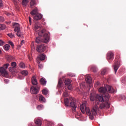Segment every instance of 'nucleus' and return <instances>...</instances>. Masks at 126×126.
Instances as JSON below:
<instances>
[{"label": "nucleus", "instance_id": "f257e3e1", "mask_svg": "<svg viewBox=\"0 0 126 126\" xmlns=\"http://www.w3.org/2000/svg\"><path fill=\"white\" fill-rule=\"evenodd\" d=\"M90 99L92 101L95 100V106L94 107H96L97 105L101 106L102 105L105 106L108 105L109 108L110 107V103L108 102L110 99V95L108 94H103L102 95H94L91 94H90Z\"/></svg>", "mask_w": 126, "mask_h": 126}, {"label": "nucleus", "instance_id": "f03ea898", "mask_svg": "<svg viewBox=\"0 0 126 126\" xmlns=\"http://www.w3.org/2000/svg\"><path fill=\"white\" fill-rule=\"evenodd\" d=\"M50 34V33H47L45 32V30H43L41 31H40L38 32V35H39V36H38L35 39V42L37 44H39L41 42L47 43L49 42V35ZM41 36V37H40Z\"/></svg>", "mask_w": 126, "mask_h": 126}, {"label": "nucleus", "instance_id": "7ed1b4c3", "mask_svg": "<svg viewBox=\"0 0 126 126\" xmlns=\"http://www.w3.org/2000/svg\"><path fill=\"white\" fill-rule=\"evenodd\" d=\"M64 104L65 106L68 107L70 106L72 108L73 111H76V108L77 107L75 100L72 97H69V98H64Z\"/></svg>", "mask_w": 126, "mask_h": 126}, {"label": "nucleus", "instance_id": "20e7f679", "mask_svg": "<svg viewBox=\"0 0 126 126\" xmlns=\"http://www.w3.org/2000/svg\"><path fill=\"white\" fill-rule=\"evenodd\" d=\"M109 108V105L107 104L106 106L102 104L101 105H97L96 107H94L93 109L92 110V114H88L89 116L90 120L94 119V116H96L97 114L96 111H98L99 109H102L104 108Z\"/></svg>", "mask_w": 126, "mask_h": 126}, {"label": "nucleus", "instance_id": "39448f33", "mask_svg": "<svg viewBox=\"0 0 126 126\" xmlns=\"http://www.w3.org/2000/svg\"><path fill=\"white\" fill-rule=\"evenodd\" d=\"M98 91L99 93H103V94H108V93L113 94L115 93V90L110 86H105V88L101 87L99 89Z\"/></svg>", "mask_w": 126, "mask_h": 126}, {"label": "nucleus", "instance_id": "423d86ee", "mask_svg": "<svg viewBox=\"0 0 126 126\" xmlns=\"http://www.w3.org/2000/svg\"><path fill=\"white\" fill-rule=\"evenodd\" d=\"M80 111H81L82 114H85V112L87 115H90L92 114V111L91 112L89 108L86 107L85 103H83L82 105H80Z\"/></svg>", "mask_w": 126, "mask_h": 126}, {"label": "nucleus", "instance_id": "0eeeda50", "mask_svg": "<svg viewBox=\"0 0 126 126\" xmlns=\"http://www.w3.org/2000/svg\"><path fill=\"white\" fill-rule=\"evenodd\" d=\"M120 57L117 56L115 60V64L113 65V69L115 70V72L116 73L119 67H120Z\"/></svg>", "mask_w": 126, "mask_h": 126}, {"label": "nucleus", "instance_id": "6e6552de", "mask_svg": "<svg viewBox=\"0 0 126 126\" xmlns=\"http://www.w3.org/2000/svg\"><path fill=\"white\" fill-rule=\"evenodd\" d=\"M46 49V47H45L43 44L39 45L37 46V51L39 53L44 52Z\"/></svg>", "mask_w": 126, "mask_h": 126}, {"label": "nucleus", "instance_id": "1a4fd4ad", "mask_svg": "<svg viewBox=\"0 0 126 126\" xmlns=\"http://www.w3.org/2000/svg\"><path fill=\"white\" fill-rule=\"evenodd\" d=\"M6 69H5L3 67H0V73L2 76H7L8 73L7 72V71H6Z\"/></svg>", "mask_w": 126, "mask_h": 126}, {"label": "nucleus", "instance_id": "9d476101", "mask_svg": "<svg viewBox=\"0 0 126 126\" xmlns=\"http://www.w3.org/2000/svg\"><path fill=\"white\" fill-rule=\"evenodd\" d=\"M114 58V54L112 52H109L107 54V59L108 60H113Z\"/></svg>", "mask_w": 126, "mask_h": 126}, {"label": "nucleus", "instance_id": "9b49d317", "mask_svg": "<svg viewBox=\"0 0 126 126\" xmlns=\"http://www.w3.org/2000/svg\"><path fill=\"white\" fill-rule=\"evenodd\" d=\"M30 92L32 94H36L38 93V90L35 87H32L30 89Z\"/></svg>", "mask_w": 126, "mask_h": 126}, {"label": "nucleus", "instance_id": "f8f14e48", "mask_svg": "<svg viewBox=\"0 0 126 126\" xmlns=\"http://www.w3.org/2000/svg\"><path fill=\"white\" fill-rule=\"evenodd\" d=\"M13 26H14V31L15 32H17V31H20L19 24H18L17 23H13Z\"/></svg>", "mask_w": 126, "mask_h": 126}, {"label": "nucleus", "instance_id": "ddd939ff", "mask_svg": "<svg viewBox=\"0 0 126 126\" xmlns=\"http://www.w3.org/2000/svg\"><path fill=\"white\" fill-rule=\"evenodd\" d=\"M34 122H35L36 126H41V125L42 124V122L40 119H35L34 120Z\"/></svg>", "mask_w": 126, "mask_h": 126}, {"label": "nucleus", "instance_id": "4468645a", "mask_svg": "<svg viewBox=\"0 0 126 126\" xmlns=\"http://www.w3.org/2000/svg\"><path fill=\"white\" fill-rule=\"evenodd\" d=\"M42 15L41 14H36L35 17H33V19L35 21L40 20L41 19H42Z\"/></svg>", "mask_w": 126, "mask_h": 126}, {"label": "nucleus", "instance_id": "2eb2a0df", "mask_svg": "<svg viewBox=\"0 0 126 126\" xmlns=\"http://www.w3.org/2000/svg\"><path fill=\"white\" fill-rule=\"evenodd\" d=\"M30 14H31L32 15H35L39 14H38V9L37 8H34L31 12Z\"/></svg>", "mask_w": 126, "mask_h": 126}, {"label": "nucleus", "instance_id": "dca6fc26", "mask_svg": "<svg viewBox=\"0 0 126 126\" xmlns=\"http://www.w3.org/2000/svg\"><path fill=\"white\" fill-rule=\"evenodd\" d=\"M37 59L39 61H44L45 59V55H43V54H40L39 55H38Z\"/></svg>", "mask_w": 126, "mask_h": 126}, {"label": "nucleus", "instance_id": "f3484780", "mask_svg": "<svg viewBox=\"0 0 126 126\" xmlns=\"http://www.w3.org/2000/svg\"><path fill=\"white\" fill-rule=\"evenodd\" d=\"M32 83L33 85H37V82L36 80V77L35 76H33L32 78Z\"/></svg>", "mask_w": 126, "mask_h": 126}, {"label": "nucleus", "instance_id": "a211bd4d", "mask_svg": "<svg viewBox=\"0 0 126 126\" xmlns=\"http://www.w3.org/2000/svg\"><path fill=\"white\" fill-rule=\"evenodd\" d=\"M86 82L87 84H91L92 83V78L90 75H87L86 77Z\"/></svg>", "mask_w": 126, "mask_h": 126}, {"label": "nucleus", "instance_id": "6ab92c4d", "mask_svg": "<svg viewBox=\"0 0 126 126\" xmlns=\"http://www.w3.org/2000/svg\"><path fill=\"white\" fill-rule=\"evenodd\" d=\"M36 5V2H35V0H31L30 2V7L32 8L33 6Z\"/></svg>", "mask_w": 126, "mask_h": 126}, {"label": "nucleus", "instance_id": "aec40b11", "mask_svg": "<svg viewBox=\"0 0 126 126\" xmlns=\"http://www.w3.org/2000/svg\"><path fill=\"white\" fill-rule=\"evenodd\" d=\"M16 67H10L8 68V70L11 73H13V72H15Z\"/></svg>", "mask_w": 126, "mask_h": 126}, {"label": "nucleus", "instance_id": "412c9836", "mask_svg": "<svg viewBox=\"0 0 126 126\" xmlns=\"http://www.w3.org/2000/svg\"><path fill=\"white\" fill-rule=\"evenodd\" d=\"M39 100L40 102H41V103L45 102V99L44 97L43 96V95L39 96Z\"/></svg>", "mask_w": 126, "mask_h": 126}, {"label": "nucleus", "instance_id": "4be33fe9", "mask_svg": "<svg viewBox=\"0 0 126 126\" xmlns=\"http://www.w3.org/2000/svg\"><path fill=\"white\" fill-rule=\"evenodd\" d=\"M40 83L42 85H43V86L46 85V81L44 78H41V80H40Z\"/></svg>", "mask_w": 126, "mask_h": 126}, {"label": "nucleus", "instance_id": "5701e85b", "mask_svg": "<svg viewBox=\"0 0 126 126\" xmlns=\"http://www.w3.org/2000/svg\"><path fill=\"white\" fill-rule=\"evenodd\" d=\"M34 29L35 31H37L38 30L40 29V25L38 24H35V27H34Z\"/></svg>", "mask_w": 126, "mask_h": 126}, {"label": "nucleus", "instance_id": "b1692460", "mask_svg": "<svg viewBox=\"0 0 126 126\" xmlns=\"http://www.w3.org/2000/svg\"><path fill=\"white\" fill-rule=\"evenodd\" d=\"M71 83V80L70 79H67L66 80H65L64 83L65 85H68Z\"/></svg>", "mask_w": 126, "mask_h": 126}, {"label": "nucleus", "instance_id": "393cba45", "mask_svg": "<svg viewBox=\"0 0 126 126\" xmlns=\"http://www.w3.org/2000/svg\"><path fill=\"white\" fill-rule=\"evenodd\" d=\"M6 27L5 25L3 24H0V31H3L5 29H6Z\"/></svg>", "mask_w": 126, "mask_h": 126}, {"label": "nucleus", "instance_id": "a878e982", "mask_svg": "<svg viewBox=\"0 0 126 126\" xmlns=\"http://www.w3.org/2000/svg\"><path fill=\"white\" fill-rule=\"evenodd\" d=\"M10 47V45L7 44L4 46V49L6 51H8L9 50Z\"/></svg>", "mask_w": 126, "mask_h": 126}, {"label": "nucleus", "instance_id": "bb28decb", "mask_svg": "<svg viewBox=\"0 0 126 126\" xmlns=\"http://www.w3.org/2000/svg\"><path fill=\"white\" fill-rule=\"evenodd\" d=\"M9 65V63L4 64V65H3L2 67H0V68H4V69H7Z\"/></svg>", "mask_w": 126, "mask_h": 126}, {"label": "nucleus", "instance_id": "cd10ccee", "mask_svg": "<svg viewBox=\"0 0 126 126\" xmlns=\"http://www.w3.org/2000/svg\"><path fill=\"white\" fill-rule=\"evenodd\" d=\"M42 93L44 95H47L48 94V91L46 89H44L43 91H42Z\"/></svg>", "mask_w": 126, "mask_h": 126}, {"label": "nucleus", "instance_id": "c85d7f7f", "mask_svg": "<svg viewBox=\"0 0 126 126\" xmlns=\"http://www.w3.org/2000/svg\"><path fill=\"white\" fill-rule=\"evenodd\" d=\"M21 74H22L23 75L26 76L28 75V72L26 70H23L22 72H21Z\"/></svg>", "mask_w": 126, "mask_h": 126}, {"label": "nucleus", "instance_id": "c756f323", "mask_svg": "<svg viewBox=\"0 0 126 126\" xmlns=\"http://www.w3.org/2000/svg\"><path fill=\"white\" fill-rule=\"evenodd\" d=\"M63 83V81L62 79H59V83H58V87L60 88L62 87V84Z\"/></svg>", "mask_w": 126, "mask_h": 126}, {"label": "nucleus", "instance_id": "7c9ffc66", "mask_svg": "<svg viewBox=\"0 0 126 126\" xmlns=\"http://www.w3.org/2000/svg\"><path fill=\"white\" fill-rule=\"evenodd\" d=\"M16 35L17 36L20 37H21V32H20V30H18L16 31Z\"/></svg>", "mask_w": 126, "mask_h": 126}, {"label": "nucleus", "instance_id": "2f4dec72", "mask_svg": "<svg viewBox=\"0 0 126 126\" xmlns=\"http://www.w3.org/2000/svg\"><path fill=\"white\" fill-rule=\"evenodd\" d=\"M19 65L20 68H25V64L23 63H20Z\"/></svg>", "mask_w": 126, "mask_h": 126}, {"label": "nucleus", "instance_id": "473e14b6", "mask_svg": "<svg viewBox=\"0 0 126 126\" xmlns=\"http://www.w3.org/2000/svg\"><path fill=\"white\" fill-rule=\"evenodd\" d=\"M37 63L38 64V66H39V68H40L41 69L42 68H43V65L41 64H39V63H40V62L38 60H37Z\"/></svg>", "mask_w": 126, "mask_h": 126}, {"label": "nucleus", "instance_id": "72a5a7b5", "mask_svg": "<svg viewBox=\"0 0 126 126\" xmlns=\"http://www.w3.org/2000/svg\"><path fill=\"white\" fill-rule=\"evenodd\" d=\"M28 3V0H23L22 4L26 6V4Z\"/></svg>", "mask_w": 126, "mask_h": 126}, {"label": "nucleus", "instance_id": "f704fd0d", "mask_svg": "<svg viewBox=\"0 0 126 126\" xmlns=\"http://www.w3.org/2000/svg\"><path fill=\"white\" fill-rule=\"evenodd\" d=\"M43 108V105H38L37 107V110H42V109Z\"/></svg>", "mask_w": 126, "mask_h": 126}, {"label": "nucleus", "instance_id": "c9c22d12", "mask_svg": "<svg viewBox=\"0 0 126 126\" xmlns=\"http://www.w3.org/2000/svg\"><path fill=\"white\" fill-rule=\"evenodd\" d=\"M91 71H93V72H96L97 71V68L96 67H92Z\"/></svg>", "mask_w": 126, "mask_h": 126}, {"label": "nucleus", "instance_id": "e433bc0d", "mask_svg": "<svg viewBox=\"0 0 126 126\" xmlns=\"http://www.w3.org/2000/svg\"><path fill=\"white\" fill-rule=\"evenodd\" d=\"M11 66L12 67H16V63L15 62L11 63Z\"/></svg>", "mask_w": 126, "mask_h": 126}, {"label": "nucleus", "instance_id": "4c0bfd02", "mask_svg": "<svg viewBox=\"0 0 126 126\" xmlns=\"http://www.w3.org/2000/svg\"><path fill=\"white\" fill-rule=\"evenodd\" d=\"M8 36L10 37V38H14V35L13 34H12V33H8Z\"/></svg>", "mask_w": 126, "mask_h": 126}, {"label": "nucleus", "instance_id": "58836bf2", "mask_svg": "<svg viewBox=\"0 0 126 126\" xmlns=\"http://www.w3.org/2000/svg\"><path fill=\"white\" fill-rule=\"evenodd\" d=\"M106 69H104L103 70H102V71H101V75H104L105 74H106Z\"/></svg>", "mask_w": 126, "mask_h": 126}, {"label": "nucleus", "instance_id": "ea45409f", "mask_svg": "<svg viewBox=\"0 0 126 126\" xmlns=\"http://www.w3.org/2000/svg\"><path fill=\"white\" fill-rule=\"evenodd\" d=\"M63 97H68V94L67 93L64 92L63 93Z\"/></svg>", "mask_w": 126, "mask_h": 126}, {"label": "nucleus", "instance_id": "a19ab883", "mask_svg": "<svg viewBox=\"0 0 126 126\" xmlns=\"http://www.w3.org/2000/svg\"><path fill=\"white\" fill-rule=\"evenodd\" d=\"M4 44V42L3 40H0V46H2Z\"/></svg>", "mask_w": 126, "mask_h": 126}, {"label": "nucleus", "instance_id": "79ce46f5", "mask_svg": "<svg viewBox=\"0 0 126 126\" xmlns=\"http://www.w3.org/2000/svg\"><path fill=\"white\" fill-rule=\"evenodd\" d=\"M68 90H70V91L72 89V86L71 85H69L68 86Z\"/></svg>", "mask_w": 126, "mask_h": 126}, {"label": "nucleus", "instance_id": "37998d69", "mask_svg": "<svg viewBox=\"0 0 126 126\" xmlns=\"http://www.w3.org/2000/svg\"><path fill=\"white\" fill-rule=\"evenodd\" d=\"M9 44H10L11 45V46L12 47H14V44L13 42H12V41H9L8 42Z\"/></svg>", "mask_w": 126, "mask_h": 126}, {"label": "nucleus", "instance_id": "c03bdc74", "mask_svg": "<svg viewBox=\"0 0 126 126\" xmlns=\"http://www.w3.org/2000/svg\"><path fill=\"white\" fill-rule=\"evenodd\" d=\"M68 76L70 77H74L75 76V75L74 74L70 73L68 74Z\"/></svg>", "mask_w": 126, "mask_h": 126}, {"label": "nucleus", "instance_id": "a18cd8bd", "mask_svg": "<svg viewBox=\"0 0 126 126\" xmlns=\"http://www.w3.org/2000/svg\"><path fill=\"white\" fill-rule=\"evenodd\" d=\"M4 21V18L2 17H0V22H3Z\"/></svg>", "mask_w": 126, "mask_h": 126}, {"label": "nucleus", "instance_id": "49530a36", "mask_svg": "<svg viewBox=\"0 0 126 126\" xmlns=\"http://www.w3.org/2000/svg\"><path fill=\"white\" fill-rule=\"evenodd\" d=\"M29 22H30V25H32V18L31 17H29Z\"/></svg>", "mask_w": 126, "mask_h": 126}, {"label": "nucleus", "instance_id": "de8ad7c7", "mask_svg": "<svg viewBox=\"0 0 126 126\" xmlns=\"http://www.w3.org/2000/svg\"><path fill=\"white\" fill-rule=\"evenodd\" d=\"M3 5L2 0H0V7H2Z\"/></svg>", "mask_w": 126, "mask_h": 126}, {"label": "nucleus", "instance_id": "09e8293b", "mask_svg": "<svg viewBox=\"0 0 126 126\" xmlns=\"http://www.w3.org/2000/svg\"><path fill=\"white\" fill-rule=\"evenodd\" d=\"M47 126H52V123H47Z\"/></svg>", "mask_w": 126, "mask_h": 126}, {"label": "nucleus", "instance_id": "8fccbe9b", "mask_svg": "<svg viewBox=\"0 0 126 126\" xmlns=\"http://www.w3.org/2000/svg\"><path fill=\"white\" fill-rule=\"evenodd\" d=\"M12 59H13L12 57H9L8 58V60H10V61H12Z\"/></svg>", "mask_w": 126, "mask_h": 126}, {"label": "nucleus", "instance_id": "3c124183", "mask_svg": "<svg viewBox=\"0 0 126 126\" xmlns=\"http://www.w3.org/2000/svg\"><path fill=\"white\" fill-rule=\"evenodd\" d=\"M24 43V40H22V41H21L20 46H21L22 45V44H23Z\"/></svg>", "mask_w": 126, "mask_h": 126}, {"label": "nucleus", "instance_id": "603ef678", "mask_svg": "<svg viewBox=\"0 0 126 126\" xmlns=\"http://www.w3.org/2000/svg\"><path fill=\"white\" fill-rule=\"evenodd\" d=\"M4 82H5V83L7 84L8 82V80H4Z\"/></svg>", "mask_w": 126, "mask_h": 126}, {"label": "nucleus", "instance_id": "864d4df0", "mask_svg": "<svg viewBox=\"0 0 126 126\" xmlns=\"http://www.w3.org/2000/svg\"><path fill=\"white\" fill-rule=\"evenodd\" d=\"M6 15L8 16H9V15H10L9 13H8V12H6Z\"/></svg>", "mask_w": 126, "mask_h": 126}, {"label": "nucleus", "instance_id": "5fc2aeb1", "mask_svg": "<svg viewBox=\"0 0 126 126\" xmlns=\"http://www.w3.org/2000/svg\"><path fill=\"white\" fill-rule=\"evenodd\" d=\"M13 2H14V3L15 4H16V1L15 0H13Z\"/></svg>", "mask_w": 126, "mask_h": 126}, {"label": "nucleus", "instance_id": "6e6d98bb", "mask_svg": "<svg viewBox=\"0 0 126 126\" xmlns=\"http://www.w3.org/2000/svg\"><path fill=\"white\" fill-rule=\"evenodd\" d=\"M28 58L29 59V60H30V61H32V58H31L30 57H29Z\"/></svg>", "mask_w": 126, "mask_h": 126}, {"label": "nucleus", "instance_id": "4d7b16f0", "mask_svg": "<svg viewBox=\"0 0 126 126\" xmlns=\"http://www.w3.org/2000/svg\"><path fill=\"white\" fill-rule=\"evenodd\" d=\"M126 99V97H125V96H123V100H125Z\"/></svg>", "mask_w": 126, "mask_h": 126}, {"label": "nucleus", "instance_id": "13d9d810", "mask_svg": "<svg viewBox=\"0 0 126 126\" xmlns=\"http://www.w3.org/2000/svg\"><path fill=\"white\" fill-rule=\"evenodd\" d=\"M58 126H63L62 124H59Z\"/></svg>", "mask_w": 126, "mask_h": 126}, {"label": "nucleus", "instance_id": "bf43d9fd", "mask_svg": "<svg viewBox=\"0 0 126 126\" xmlns=\"http://www.w3.org/2000/svg\"><path fill=\"white\" fill-rule=\"evenodd\" d=\"M96 84L97 85H99V83L98 82L96 83Z\"/></svg>", "mask_w": 126, "mask_h": 126}, {"label": "nucleus", "instance_id": "052dcab7", "mask_svg": "<svg viewBox=\"0 0 126 126\" xmlns=\"http://www.w3.org/2000/svg\"><path fill=\"white\" fill-rule=\"evenodd\" d=\"M1 51H0V53Z\"/></svg>", "mask_w": 126, "mask_h": 126}]
</instances>
